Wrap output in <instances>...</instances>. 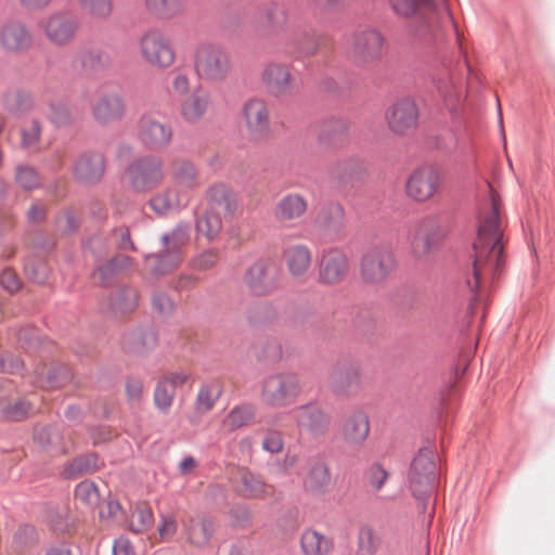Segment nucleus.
Wrapping results in <instances>:
<instances>
[{
  "instance_id": "obj_1",
  "label": "nucleus",
  "mask_w": 555,
  "mask_h": 555,
  "mask_svg": "<svg viewBox=\"0 0 555 555\" xmlns=\"http://www.w3.org/2000/svg\"><path fill=\"white\" fill-rule=\"evenodd\" d=\"M503 220L501 203L491 193L490 204L480 215L477 237L474 242V260L467 285L477 292L490 284L504 266Z\"/></svg>"
},
{
  "instance_id": "obj_2",
  "label": "nucleus",
  "mask_w": 555,
  "mask_h": 555,
  "mask_svg": "<svg viewBox=\"0 0 555 555\" xmlns=\"http://www.w3.org/2000/svg\"><path fill=\"white\" fill-rule=\"evenodd\" d=\"M193 68L203 81L218 83L224 81L232 66L229 53L218 43L203 41L193 51Z\"/></svg>"
},
{
  "instance_id": "obj_3",
  "label": "nucleus",
  "mask_w": 555,
  "mask_h": 555,
  "mask_svg": "<svg viewBox=\"0 0 555 555\" xmlns=\"http://www.w3.org/2000/svg\"><path fill=\"white\" fill-rule=\"evenodd\" d=\"M206 197L208 209L205 215L198 219L196 230L198 234L212 238L222 228V217L232 216L236 209V201L228 188L223 184L211 186Z\"/></svg>"
},
{
  "instance_id": "obj_4",
  "label": "nucleus",
  "mask_w": 555,
  "mask_h": 555,
  "mask_svg": "<svg viewBox=\"0 0 555 555\" xmlns=\"http://www.w3.org/2000/svg\"><path fill=\"white\" fill-rule=\"evenodd\" d=\"M139 51L145 64L167 69L176 62V51L169 35L157 27L149 28L139 39Z\"/></svg>"
},
{
  "instance_id": "obj_5",
  "label": "nucleus",
  "mask_w": 555,
  "mask_h": 555,
  "mask_svg": "<svg viewBox=\"0 0 555 555\" xmlns=\"http://www.w3.org/2000/svg\"><path fill=\"white\" fill-rule=\"evenodd\" d=\"M301 392L300 380L293 373L267 377L261 386V400L269 406L283 408L293 404Z\"/></svg>"
},
{
  "instance_id": "obj_6",
  "label": "nucleus",
  "mask_w": 555,
  "mask_h": 555,
  "mask_svg": "<svg viewBox=\"0 0 555 555\" xmlns=\"http://www.w3.org/2000/svg\"><path fill=\"white\" fill-rule=\"evenodd\" d=\"M430 449H422L413 459L409 470V485L415 498L429 495L436 485L437 466Z\"/></svg>"
},
{
  "instance_id": "obj_7",
  "label": "nucleus",
  "mask_w": 555,
  "mask_h": 555,
  "mask_svg": "<svg viewBox=\"0 0 555 555\" xmlns=\"http://www.w3.org/2000/svg\"><path fill=\"white\" fill-rule=\"evenodd\" d=\"M260 80L268 94L275 99L289 96L296 90V78L288 63L267 62L262 67Z\"/></svg>"
},
{
  "instance_id": "obj_8",
  "label": "nucleus",
  "mask_w": 555,
  "mask_h": 555,
  "mask_svg": "<svg viewBox=\"0 0 555 555\" xmlns=\"http://www.w3.org/2000/svg\"><path fill=\"white\" fill-rule=\"evenodd\" d=\"M350 271V259L341 248L331 247L322 251L318 261V282L324 286L341 284Z\"/></svg>"
},
{
  "instance_id": "obj_9",
  "label": "nucleus",
  "mask_w": 555,
  "mask_h": 555,
  "mask_svg": "<svg viewBox=\"0 0 555 555\" xmlns=\"http://www.w3.org/2000/svg\"><path fill=\"white\" fill-rule=\"evenodd\" d=\"M396 268L393 254L382 247L367 250L360 261V276L366 284L384 283Z\"/></svg>"
},
{
  "instance_id": "obj_10",
  "label": "nucleus",
  "mask_w": 555,
  "mask_h": 555,
  "mask_svg": "<svg viewBox=\"0 0 555 555\" xmlns=\"http://www.w3.org/2000/svg\"><path fill=\"white\" fill-rule=\"evenodd\" d=\"M243 282L256 296L270 294L276 288L279 282V268L275 261L269 258L258 259L247 269Z\"/></svg>"
},
{
  "instance_id": "obj_11",
  "label": "nucleus",
  "mask_w": 555,
  "mask_h": 555,
  "mask_svg": "<svg viewBox=\"0 0 555 555\" xmlns=\"http://www.w3.org/2000/svg\"><path fill=\"white\" fill-rule=\"evenodd\" d=\"M446 235V230L436 217L421 220L411 234V251L415 258H426Z\"/></svg>"
},
{
  "instance_id": "obj_12",
  "label": "nucleus",
  "mask_w": 555,
  "mask_h": 555,
  "mask_svg": "<svg viewBox=\"0 0 555 555\" xmlns=\"http://www.w3.org/2000/svg\"><path fill=\"white\" fill-rule=\"evenodd\" d=\"M130 185L139 192L152 190L159 185L164 178V165L155 156L142 157L135 160L128 169Z\"/></svg>"
},
{
  "instance_id": "obj_13",
  "label": "nucleus",
  "mask_w": 555,
  "mask_h": 555,
  "mask_svg": "<svg viewBox=\"0 0 555 555\" xmlns=\"http://www.w3.org/2000/svg\"><path fill=\"white\" fill-rule=\"evenodd\" d=\"M38 26L49 42L62 47L75 38L78 21L70 13L55 12L41 18Z\"/></svg>"
},
{
  "instance_id": "obj_14",
  "label": "nucleus",
  "mask_w": 555,
  "mask_h": 555,
  "mask_svg": "<svg viewBox=\"0 0 555 555\" xmlns=\"http://www.w3.org/2000/svg\"><path fill=\"white\" fill-rule=\"evenodd\" d=\"M440 186V173L433 166L416 168L405 182L408 197L415 202L424 203L429 201L437 193Z\"/></svg>"
},
{
  "instance_id": "obj_15",
  "label": "nucleus",
  "mask_w": 555,
  "mask_h": 555,
  "mask_svg": "<svg viewBox=\"0 0 555 555\" xmlns=\"http://www.w3.org/2000/svg\"><path fill=\"white\" fill-rule=\"evenodd\" d=\"M188 242V233L184 228H178L163 236L165 250L155 257L149 258L155 266V271L160 274L170 272L182 261L181 248Z\"/></svg>"
},
{
  "instance_id": "obj_16",
  "label": "nucleus",
  "mask_w": 555,
  "mask_h": 555,
  "mask_svg": "<svg viewBox=\"0 0 555 555\" xmlns=\"http://www.w3.org/2000/svg\"><path fill=\"white\" fill-rule=\"evenodd\" d=\"M385 38L375 29H364L353 35L350 53L362 64L379 60L384 53Z\"/></svg>"
},
{
  "instance_id": "obj_17",
  "label": "nucleus",
  "mask_w": 555,
  "mask_h": 555,
  "mask_svg": "<svg viewBox=\"0 0 555 555\" xmlns=\"http://www.w3.org/2000/svg\"><path fill=\"white\" fill-rule=\"evenodd\" d=\"M385 118L391 132L404 134L416 127L418 107L413 100L401 99L387 109Z\"/></svg>"
},
{
  "instance_id": "obj_18",
  "label": "nucleus",
  "mask_w": 555,
  "mask_h": 555,
  "mask_svg": "<svg viewBox=\"0 0 555 555\" xmlns=\"http://www.w3.org/2000/svg\"><path fill=\"white\" fill-rule=\"evenodd\" d=\"M330 383L337 393L354 396L362 389L361 370L352 362L339 361L330 373Z\"/></svg>"
},
{
  "instance_id": "obj_19",
  "label": "nucleus",
  "mask_w": 555,
  "mask_h": 555,
  "mask_svg": "<svg viewBox=\"0 0 555 555\" xmlns=\"http://www.w3.org/2000/svg\"><path fill=\"white\" fill-rule=\"evenodd\" d=\"M243 116L248 133L254 139H262L270 131V116L267 103L261 99H250L243 107Z\"/></svg>"
},
{
  "instance_id": "obj_20",
  "label": "nucleus",
  "mask_w": 555,
  "mask_h": 555,
  "mask_svg": "<svg viewBox=\"0 0 555 555\" xmlns=\"http://www.w3.org/2000/svg\"><path fill=\"white\" fill-rule=\"evenodd\" d=\"M297 426L313 436L325 435L331 426V416L318 404H306L294 410Z\"/></svg>"
},
{
  "instance_id": "obj_21",
  "label": "nucleus",
  "mask_w": 555,
  "mask_h": 555,
  "mask_svg": "<svg viewBox=\"0 0 555 555\" xmlns=\"http://www.w3.org/2000/svg\"><path fill=\"white\" fill-rule=\"evenodd\" d=\"M139 137L141 142L151 150H160L172 140L171 128L152 117H143L140 120Z\"/></svg>"
},
{
  "instance_id": "obj_22",
  "label": "nucleus",
  "mask_w": 555,
  "mask_h": 555,
  "mask_svg": "<svg viewBox=\"0 0 555 555\" xmlns=\"http://www.w3.org/2000/svg\"><path fill=\"white\" fill-rule=\"evenodd\" d=\"M370 421L365 412L357 410L347 414L341 424L344 441L350 444L362 443L369 436Z\"/></svg>"
},
{
  "instance_id": "obj_23",
  "label": "nucleus",
  "mask_w": 555,
  "mask_h": 555,
  "mask_svg": "<svg viewBox=\"0 0 555 555\" xmlns=\"http://www.w3.org/2000/svg\"><path fill=\"white\" fill-rule=\"evenodd\" d=\"M284 259L289 274L295 279H304L312 263V253L304 244H296L284 250Z\"/></svg>"
},
{
  "instance_id": "obj_24",
  "label": "nucleus",
  "mask_w": 555,
  "mask_h": 555,
  "mask_svg": "<svg viewBox=\"0 0 555 555\" xmlns=\"http://www.w3.org/2000/svg\"><path fill=\"white\" fill-rule=\"evenodd\" d=\"M189 199L190 194L185 190H180L172 184V186L152 197L150 206L156 214L167 215L185 206Z\"/></svg>"
},
{
  "instance_id": "obj_25",
  "label": "nucleus",
  "mask_w": 555,
  "mask_h": 555,
  "mask_svg": "<svg viewBox=\"0 0 555 555\" xmlns=\"http://www.w3.org/2000/svg\"><path fill=\"white\" fill-rule=\"evenodd\" d=\"M236 489L245 498L260 499L272 492V487L267 485L259 476L247 468H238L235 478Z\"/></svg>"
},
{
  "instance_id": "obj_26",
  "label": "nucleus",
  "mask_w": 555,
  "mask_h": 555,
  "mask_svg": "<svg viewBox=\"0 0 555 555\" xmlns=\"http://www.w3.org/2000/svg\"><path fill=\"white\" fill-rule=\"evenodd\" d=\"M169 175L173 185L180 190H185L188 193L199 185L198 170L188 159H173Z\"/></svg>"
},
{
  "instance_id": "obj_27",
  "label": "nucleus",
  "mask_w": 555,
  "mask_h": 555,
  "mask_svg": "<svg viewBox=\"0 0 555 555\" xmlns=\"http://www.w3.org/2000/svg\"><path fill=\"white\" fill-rule=\"evenodd\" d=\"M306 198L297 193L282 197L275 206L274 216L281 222H291L300 219L307 211Z\"/></svg>"
},
{
  "instance_id": "obj_28",
  "label": "nucleus",
  "mask_w": 555,
  "mask_h": 555,
  "mask_svg": "<svg viewBox=\"0 0 555 555\" xmlns=\"http://www.w3.org/2000/svg\"><path fill=\"white\" fill-rule=\"evenodd\" d=\"M302 483L305 490L313 495L327 493L332 487V478L327 465L322 462L311 465Z\"/></svg>"
},
{
  "instance_id": "obj_29",
  "label": "nucleus",
  "mask_w": 555,
  "mask_h": 555,
  "mask_svg": "<svg viewBox=\"0 0 555 555\" xmlns=\"http://www.w3.org/2000/svg\"><path fill=\"white\" fill-rule=\"evenodd\" d=\"M0 41L5 50L22 51L30 47L33 37L25 25L21 23H10L2 28Z\"/></svg>"
},
{
  "instance_id": "obj_30",
  "label": "nucleus",
  "mask_w": 555,
  "mask_h": 555,
  "mask_svg": "<svg viewBox=\"0 0 555 555\" xmlns=\"http://www.w3.org/2000/svg\"><path fill=\"white\" fill-rule=\"evenodd\" d=\"M124 111V102L116 93L101 95L93 106V115L100 122L116 120L122 116Z\"/></svg>"
},
{
  "instance_id": "obj_31",
  "label": "nucleus",
  "mask_w": 555,
  "mask_h": 555,
  "mask_svg": "<svg viewBox=\"0 0 555 555\" xmlns=\"http://www.w3.org/2000/svg\"><path fill=\"white\" fill-rule=\"evenodd\" d=\"M188 541L195 547H205L215 533V524L203 516L190 518L185 528Z\"/></svg>"
},
{
  "instance_id": "obj_32",
  "label": "nucleus",
  "mask_w": 555,
  "mask_h": 555,
  "mask_svg": "<svg viewBox=\"0 0 555 555\" xmlns=\"http://www.w3.org/2000/svg\"><path fill=\"white\" fill-rule=\"evenodd\" d=\"M302 555H328L333 550V540L314 529H306L300 535Z\"/></svg>"
},
{
  "instance_id": "obj_33",
  "label": "nucleus",
  "mask_w": 555,
  "mask_h": 555,
  "mask_svg": "<svg viewBox=\"0 0 555 555\" xmlns=\"http://www.w3.org/2000/svg\"><path fill=\"white\" fill-rule=\"evenodd\" d=\"M104 172V158L101 154L82 155L75 167V176L82 182L98 181Z\"/></svg>"
},
{
  "instance_id": "obj_34",
  "label": "nucleus",
  "mask_w": 555,
  "mask_h": 555,
  "mask_svg": "<svg viewBox=\"0 0 555 555\" xmlns=\"http://www.w3.org/2000/svg\"><path fill=\"white\" fill-rule=\"evenodd\" d=\"M392 11L402 17L421 14L425 10L444 8V0H388Z\"/></svg>"
},
{
  "instance_id": "obj_35",
  "label": "nucleus",
  "mask_w": 555,
  "mask_h": 555,
  "mask_svg": "<svg viewBox=\"0 0 555 555\" xmlns=\"http://www.w3.org/2000/svg\"><path fill=\"white\" fill-rule=\"evenodd\" d=\"M209 103V95L205 91H194L182 103L181 114L190 122L198 121L206 114Z\"/></svg>"
},
{
  "instance_id": "obj_36",
  "label": "nucleus",
  "mask_w": 555,
  "mask_h": 555,
  "mask_svg": "<svg viewBox=\"0 0 555 555\" xmlns=\"http://www.w3.org/2000/svg\"><path fill=\"white\" fill-rule=\"evenodd\" d=\"M144 5L160 18H173L184 12L186 0H144Z\"/></svg>"
},
{
  "instance_id": "obj_37",
  "label": "nucleus",
  "mask_w": 555,
  "mask_h": 555,
  "mask_svg": "<svg viewBox=\"0 0 555 555\" xmlns=\"http://www.w3.org/2000/svg\"><path fill=\"white\" fill-rule=\"evenodd\" d=\"M256 415V409L250 404L234 406L222 420V427L233 431L249 424Z\"/></svg>"
},
{
  "instance_id": "obj_38",
  "label": "nucleus",
  "mask_w": 555,
  "mask_h": 555,
  "mask_svg": "<svg viewBox=\"0 0 555 555\" xmlns=\"http://www.w3.org/2000/svg\"><path fill=\"white\" fill-rule=\"evenodd\" d=\"M382 535L371 527H362L358 533L357 555H376L382 547Z\"/></svg>"
},
{
  "instance_id": "obj_39",
  "label": "nucleus",
  "mask_w": 555,
  "mask_h": 555,
  "mask_svg": "<svg viewBox=\"0 0 555 555\" xmlns=\"http://www.w3.org/2000/svg\"><path fill=\"white\" fill-rule=\"evenodd\" d=\"M154 515L152 508L146 503H138L131 511L129 518V528L135 533H143L152 528Z\"/></svg>"
},
{
  "instance_id": "obj_40",
  "label": "nucleus",
  "mask_w": 555,
  "mask_h": 555,
  "mask_svg": "<svg viewBox=\"0 0 555 555\" xmlns=\"http://www.w3.org/2000/svg\"><path fill=\"white\" fill-rule=\"evenodd\" d=\"M98 457L93 454L80 456L72 461L64 470V474L68 478H76L82 474H88L96 470Z\"/></svg>"
},
{
  "instance_id": "obj_41",
  "label": "nucleus",
  "mask_w": 555,
  "mask_h": 555,
  "mask_svg": "<svg viewBox=\"0 0 555 555\" xmlns=\"http://www.w3.org/2000/svg\"><path fill=\"white\" fill-rule=\"evenodd\" d=\"M31 404L24 399H16L1 408L2 415L9 421H22L31 412Z\"/></svg>"
},
{
  "instance_id": "obj_42",
  "label": "nucleus",
  "mask_w": 555,
  "mask_h": 555,
  "mask_svg": "<svg viewBox=\"0 0 555 555\" xmlns=\"http://www.w3.org/2000/svg\"><path fill=\"white\" fill-rule=\"evenodd\" d=\"M220 396V390L217 386H205L201 388L196 398V410L201 413L210 411Z\"/></svg>"
},
{
  "instance_id": "obj_43",
  "label": "nucleus",
  "mask_w": 555,
  "mask_h": 555,
  "mask_svg": "<svg viewBox=\"0 0 555 555\" xmlns=\"http://www.w3.org/2000/svg\"><path fill=\"white\" fill-rule=\"evenodd\" d=\"M175 396L176 391L172 386L162 379L155 389L154 402L160 411L167 412L172 404Z\"/></svg>"
},
{
  "instance_id": "obj_44",
  "label": "nucleus",
  "mask_w": 555,
  "mask_h": 555,
  "mask_svg": "<svg viewBox=\"0 0 555 555\" xmlns=\"http://www.w3.org/2000/svg\"><path fill=\"white\" fill-rule=\"evenodd\" d=\"M75 499L85 505L93 506L98 504L100 494L92 481L85 480L76 487Z\"/></svg>"
},
{
  "instance_id": "obj_45",
  "label": "nucleus",
  "mask_w": 555,
  "mask_h": 555,
  "mask_svg": "<svg viewBox=\"0 0 555 555\" xmlns=\"http://www.w3.org/2000/svg\"><path fill=\"white\" fill-rule=\"evenodd\" d=\"M37 541V533L31 526H22L14 533L13 544L17 552H24Z\"/></svg>"
},
{
  "instance_id": "obj_46",
  "label": "nucleus",
  "mask_w": 555,
  "mask_h": 555,
  "mask_svg": "<svg viewBox=\"0 0 555 555\" xmlns=\"http://www.w3.org/2000/svg\"><path fill=\"white\" fill-rule=\"evenodd\" d=\"M178 524L176 516L172 514H165L160 516V521L157 528L159 541H170L176 534Z\"/></svg>"
},
{
  "instance_id": "obj_47",
  "label": "nucleus",
  "mask_w": 555,
  "mask_h": 555,
  "mask_svg": "<svg viewBox=\"0 0 555 555\" xmlns=\"http://www.w3.org/2000/svg\"><path fill=\"white\" fill-rule=\"evenodd\" d=\"M389 478V473L378 464L372 465L367 472L369 485L374 491H379Z\"/></svg>"
},
{
  "instance_id": "obj_48",
  "label": "nucleus",
  "mask_w": 555,
  "mask_h": 555,
  "mask_svg": "<svg viewBox=\"0 0 555 555\" xmlns=\"http://www.w3.org/2000/svg\"><path fill=\"white\" fill-rule=\"evenodd\" d=\"M49 108V117L53 124L61 126L67 124L70 120V112L64 103H51Z\"/></svg>"
},
{
  "instance_id": "obj_49",
  "label": "nucleus",
  "mask_w": 555,
  "mask_h": 555,
  "mask_svg": "<svg viewBox=\"0 0 555 555\" xmlns=\"http://www.w3.org/2000/svg\"><path fill=\"white\" fill-rule=\"evenodd\" d=\"M16 180L25 189H33L39 183L37 172L29 167H20L16 172Z\"/></svg>"
},
{
  "instance_id": "obj_50",
  "label": "nucleus",
  "mask_w": 555,
  "mask_h": 555,
  "mask_svg": "<svg viewBox=\"0 0 555 555\" xmlns=\"http://www.w3.org/2000/svg\"><path fill=\"white\" fill-rule=\"evenodd\" d=\"M218 254L214 250H207L198 255L192 262L196 270H208L218 262Z\"/></svg>"
},
{
  "instance_id": "obj_51",
  "label": "nucleus",
  "mask_w": 555,
  "mask_h": 555,
  "mask_svg": "<svg viewBox=\"0 0 555 555\" xmlns=\"http://www.w3.org/2000/svg\"><path fill=\"white\" fill-rule=\"evenodd\" d=\"M0 285L10 293H14L20 289L21 282L17 274L12 269H5L0 274Z\"/></svg>"
},
{
  "instance_id": "obj_52",
  "label": "nucleus",
  "mask_w": 555,
  "mask_h": 555,
  "mask_svg": "<svg viewBox=\"0 0 555 555\" xmlns=\"http://www.w3.org/2000/svg\"><path fill=\"white\" fill-rule=\"evenodd\" d=\"M40 134V125L38 121H31V124L24 128L22 131V143L25 147H33Z\"/></svg>"
},
{
  "instance_id": "obj_53",
  "label": "nucleus",
  "mask_w": 555,
  "mask_h": 555,
  "mask_svg": "<svg viewBox=\"0 0 555 555\" xmlns=\"http://www.w3.org/2000/svg\"><path fill=\"white\" fill-rule=\"evenodd\" d=\"M264 18L269 26L280 27L286 21L285 12L279 7H270L264 11Z\"/></svg>"
},
{
  "instance_id": "obj_54",
  "label": "nucleus",
  "mask_w": 555,
  "mask_h": 555,
  "mask_svg": "<svg viewBox=\"0 0 555 555\" xmlns=\"http://www.w3.org/2000/svg\"><path fill=\"white\" fill-rule=\"evenodd\" d=\"M262 447L271 453H279L283 449V439L278 433H270L263 439Z\"/></svg>"
},
{
  "instance_id": "obj_55",
  "label": "nucleus",
  "mask_w": 555,
  "mask_h": 555,
  "mask_svg": "<svg viewBox=\"0 0 555 555\" xmlns=\"http://www.w3.org/2000/svg\"><path fill=\"white\" fill-rule=\"evenodd\" d=\"M175 302L165 293H156L153 296V307L160 313H166L172 310Z\"/></svg>"
},
{
  "instance_id": "obj_56",
  "label": "nucleus",
  "mask_w": 555,
  "mask_h": 555,
  "mask_svg": "<svg viewBox=\"0 0 555 555\" xmlns=\"http://www.w3.org/2000/svg\"><path fill=\"white\" fill-rule=\"evenodd\" d=\"M126 260H127L126 258H120V259L116 258V259H113L112 261H109L108 263H106L105 266L100 267L96 270V274L99 275L100 280L104 282L108 278L109 273H113L118 268L124 267Z\"/></svg>"
},
{
  "instance_id": "obj_57",
  "label": "nucleus",
  "mask_w": 555,
  "mask_h": 555,
  "mask_svg": "<svg viewBox=\"0 0 555 555\" xmlns=\"http://www.w3.org/2000/svg\"><path fill=\"white\" fill-rule=\"evenodd\" d=\"M190 379H191V376L184 371L170 373L164 377V380L166 383H169L172 386L175 391L178 387H181V386L188 384L190 382Z\"/></svg>"
},
{
  "instance_id": "obj_58",
  "label": "nucleus",
  "mask_w": 555,
  "mask_h": 555,
  "mask_svg": "<svg viewBox=\"0 0 555 555\" xmlns=\"http://www.w3.org/2000/svg\"><path fill=\"white\" fill-rule=\"evenodd\" d=\"M114 555H135L134 547L131 542L126 538H119L115 541L113 546Z\"/></svg>"
},
{
  "instance_id": "obj_59",
  "label": "nucleus",
  "mask_w": 555,
  "mask_h": 555,
  "mask_svg": "<svg viewBox=\"0 0 555 555\" xmlns=\"http://www.w3.org/2000/svg\"><path fill=\"white\" fill-rule=\"evenodd\" d=\"M126 391L130 400H139L143 392V383L140 379H129L126 385Z\"/></svg>"
},
{
  "instance_id": "obj_60",
  "label": "nucleus",
  "mask_w": 555,
  "mask_h": 555,
  "mask_svg": "<svg viewBox=\"0 0 555 555\" xmlns=\"http://www.w3.org/2000/svg\"><path fill=\"white\" fill-rule=\"evenodd\" d=\"M172 89L179 94H185L190 89V79L184 74H178L172 80Z\"/></svg>"
},
{
  "instance_id": "obj_61",
  "label": "nucleus",
  "mask_w": 555,
  "mask_h": 555,
  "mask_svg": "<svg viewBox=\"0 0 555 555\" xmlns=\"http://www.w3.org/2000/svg\"><path fill=\"white\" fill-rule=\"evenodd\" d=\"M330 212L334 218L333 222L324 223L328 229H333L335 231L339 230L341 227V220L344 217V210L340 206L336 205L330 208Z\"/></svg>"
},
{
  "instance_id": "obj_62",
  "label": "nucleus",
  "mask_w": 555,
  "mask_h": 555,
  "mask_svg": "<svg viewBox=\"0 0 555 555\" xmlns=\"http://www.w3.org/2000/svg\"><path fill=\"white\" fill-rule=\"evenodd\" d=\"M195 466H196V461L193 457L188 456L182 460V462L180 463L179 469H180L181 474H189L190 472H192L195 468Z\"/></svg>"
},
{
  "instance_id": "obj_63",
  "label": "nucleus",
  "mask_w": 555,
  "mask_h": 555,
  "mask_svg": "<svg viewBox=\"0 0 555 555\" xmlns=\"http://www.w3.org/2000/svg\"><path fill=\"white\" fill-rule=\"evenodd\" d=\"M52 0H20V2L28 9H42Z\"/></svg>"
},
{
  "instance_id": "obj_64",
  "label": "nucleus",
  "mask_w": 555,
  "mask_h": 555,
  "mask_svg": "<svg viewBox=\"0 0 555 555\" xmlns=\"http://www.w3.org/2000/svg\"><path fill=\"white\" fill-rule=\"evenodd\" d=\"M46 555H70V552L65 546H56L50 548Z\"/></svg>"
}]
</instances>
